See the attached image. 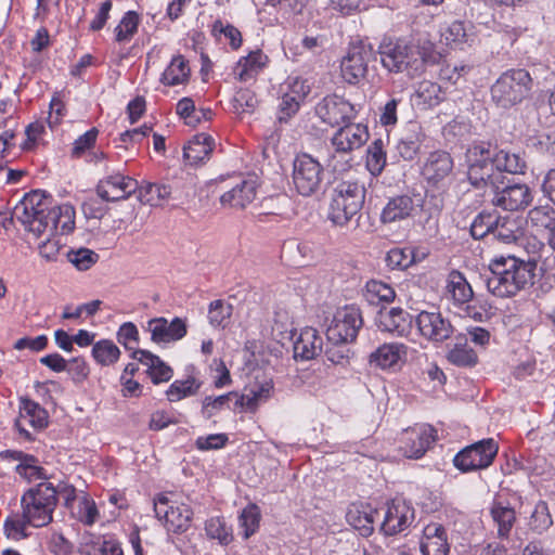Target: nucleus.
<instances>
[{
  "label": "nucleus",
  "instance_id": "nucleus-7",
  "mask_svg": "<svg viewBox=\"0 0 555 555\" xmlns=\"http://www.w3.org/2000/svg\"><path fill=\"white\" fill-rule=\"evenodd\" d=\"M52 197L44 191L35 190L23 196L13 208L12 216L24 228L39 237L47 233L48 218L52 206Z\"/></svg>",
  "mask_w": 555,
  "mask_h": 555
},
{
  "label": "nucleus",
  "instance_id": "nucleus-43",
  "mask_svg": "<svg viewBox=\"0 0 555 555\" xmlns=\"http://www.w3.org/2000/svg\"><path fill=\"white\" fill-rule=\"evenodd\" d=\"M138 198L143 204L159 206L171 195V186L168 184L146 183L138 185Z\"/></svg>",
  "mask_w": 555,
  "mask_h": 555
},
{
  "label": "nucleus",
  "instance_id": "nucleus-51",
  "mask_svg": "<svg viewBox=\"0 0 555 555\" xmlns=\"http://www.w3.org/2000/svg\"><path fill=\"white\" fill-rule=\"evenodd\" d=\"M206 534L210 539H217L221 544H229L232 541L230 528L221 517H211L205 522Z\"/></svg>",
  "mask_w": 555,
  "mask_h": 555
},
{
  "label": "nucleus",
  "instance_id": "nucleus-23",
  "mask_svg": "<svg viewBox=\"0 0 555 555\" xmlns=\"http://www.w3.org/2000/svg\"><path fill=\"white\" fill-rule=\"evenodd\" d=\"M453 159L449 153L436 151L429 154L424 167L423 175L433 185L443 183L452 173Z\"/></svg>",
  "mask_w": 555,
  "mask_h": 555
},
{
  "label": "nucleus",
  "instance_id": "nucleus-29",
  "mask_svg": "<svg viewBox=\"0 0 555 555\" xmlns=\"http://www.w3.org/2000/svg\"><path fill=\"white\" fill-rule=\"evenodd\" d=\"M75 228V209L69 204L51 206L47 233L49 234H68Z\"/></svg>",
  "mask_w": 555,
  "mask_h": 555
},
{
  "label": "nucleus",
  "instance_id": "nucleus-57",
  "mask_svg": "<svg viewBox=\"0 0 555 555\" xmlns=\"http://www.w3.org/2000/svg\"><path fill=\"white\" fill-rule=\"evenodd\" d=\"M387 267L403 270L413 263V251L410 248H392L386 256Z\"/></svg>",
  "mask_w": 555,
  "mask_h": 555
},
{
  "label": "nucleus",
  "instance_id": "nucleus-11",
  "mask_svg": "<svg viewBox=\"0 0 555 555\" xmlns=\"http://www.w3.org/2000/svg\"><path fill=\"white\" fill-rule=\"evenodd\" d=\"M436 441V430L427 424L409 427L398 438L399 453L411 460H418Z\"/></svg>",
  "mask_w": 555,
  "mask_h": 555
},
{
  "label": "nucleus",
  "instance_id": "nucleus-42",
  "mask_svg": "<svg viewBox=\"0 0 555 555\" xmlns=\"http://www.w3.org/2000/svg\"><path fill=\"white\" fill-rule=\"evenodd\" d=\"M414 95L416 104L423 105L424 108L437 106L444 100L441 87L429 80L421 81Z\"/></svg>",
  "mask_w": 555,
  "mask_h": 555
},
{
  "label": "nucleus",
  "instance_id": "nucleus-50",
  "mask_svg": "<svg viewBox=\"0 0 555 555\" xmlns=\"http://www.w3.org/2000/svg\"><path fill=\"white\" fill-rule=\"evenodd\" d=\"M494 222H498L496 215L480 212L470 225L472 236L477 240L492 236Z\"/></svg>",
  "mask_w": 555,
  "mask_h": 555
},
{
  "label": "nucleus",
  "instance_id": "nucleus-36",
  "mask_svg": "<svg viewBox=\"0 0 555 555\" xmlns=\"http://www.w3.org/2000/svg\"><path fill=\"white\" fill-rule=\"evenodd\" d=\"M191 68L189 62L181 54L173 56L160 77L165 86H178L189 81Z\"/></svg>",
  "mask_w": 555,
  "mask_h": 555
},
{
  "label": "nucleus",
  "instance_id": "nucleus-12",
  "mask_svg": "<svg viewBox=\"0 0 555 555\" xmlns=\"http://www.w3.org/2000/svg\"><path fill=\"white\" fill-rule=\"evenodd\" d=\"M362 324L363 321L359 308L346 306L338 309L326 331L328 343L337 344L353 341L357 338Z\"/></svg>",
  "mask_w": 555,
  "mask_h": 555
},
{
  "label": "nucleus",
  "instance_id": "nucleus-2",
  "mask_svg": "<svg viewBox=\"0 0 555 555\" xmlns=\"http://www.w3.org/2000/svg\"><path fill=\"white\" fill-rule=\"evenodd\" d=\"M483 276L491 294L501 298L513 297L534 284L539 276L538 264L533 260L501 257L491 261L489 272Z\"/></svg>",
  "mask_w": 555,
  "mask_h": 555
},
{
  "label": "nucleus",
  "instance_id": "nucleus-39",
  "mask_svg": "<svg viewBox=\"0 0 555 555\" xmlns=\"http://www.w3.org/2000/svg\"><path fill=\"white\" fill-rule=\"evenodd\" d=\"M363 297L369 305L378 306L392 302L396 298V292L391 285L385 282L371 280L365 284Z\"/></svg>",
  "mask_w": 555,
  "mask_h": 555
},
{
  "label": "nucleus",
  "instance_id": "nucleus-52",
  "mask_svg": "<svg viewBox=\"0 0 555 555\" xmlns=\"http://www.w3.org/2000/svg\"><path fill=\"white\" fill-rule=\"evenodd\" d=\"M198 388L199 384L196 383L195 378L189 377L184 380L173 382L167 390V396L169 401H179L196 393Z\"/></svg>",
  "mask_w": 555,
  "mask_h": 555
},
{
  "label": "nucleus",
  "instance_id": "nucleus-20",
  "mask_svg": "<svg viewBox=\"0 0 555 555\" xmlns=\"http://www.w3.org/2000/svg\"><path fill=\"white\" fill-rule=\"evenodd\" d=\"M415 322L421 335L434 341H443L453 333L450 321L440 312L422 311Z\"/></svg>",
  "mask_w": 555,
  "mask_h": 555
},
{
  "label": "nucleus",
  "instance_id": "nucleus-35",
  "mask_svg": "<svg viewBox=\"0 0 555 555\" xmlns=\"http://www.w3.org/2000/svg\"><path fill=\"white\" fill-rule=\"evenodd\" d=\"M489 154L491 162H493V165H495L496 169L502 173H524L526 162L520 155L504 150L498 151L496 147H492L491 144H489Z\"/></svg>",
  "mask_w": 555,
  "mask_h": 555
},
{
  "label": "nucleus",
  "instance_id": "nucleus-13",
  "mask_svg": "<svg viewBox=\"0 0 555 555\" xmlns=\"http://www.w3.org/2000/svg\"><path fill=\"white\" fill-rule=\"evenodd\" d=\"M374 59L375 53L370 44L363 42L351 44L340 62L343 79L350 85L358 83L365 77L369 63Z\"/></svg>",
  "mask_w": 555,
  "mask_h": 555
},
{
  "label": "nucleus",
  "instance_id": "nucleus-27",
  "mask_svg": "<svg viewBox=\"0 0 555 555\" xmlns=\"http://www.w3.org/2000/svg\"><path fill=\"white\" fill-rule=\"evenodd\" d=\"M323 350V338L313 327H305L294 341V357L304 361L312 360Z\"/></svg>",
  "mask_w": 555,
  "mask_h": 555
},
{
  "label": "nucleus",
  "instance_id": "nucleus-9",
  "mask_svg": "<svg viewBox=\"0 0 555 555\" xmlns=\"http://www.w3.org/2000/svg\"><path fill=\"white\" fill-rule=\"evenodd\" d=\"M154 512L170 533L181 534L191 527L193 517L191 507L171 500L167 494H159L154 500Z\"/></svg>",
  "mask_w": 555,
  "mask_h": 555
},
{
  "label": "nucleus",
  "instance_id": "nucleus-18",
  "mask_svg": "<svg viewBox=\"0 0 555 555\" xmlns=\"http://www.w3.org/2000/svg\"><path fill=\"white\" fill-rule=\"evenodd\" d=\"M415 518L414 508L402 499H393L387 503L383 513L380 530L386 535H395L411 526Z\"/></svg>",
  "mask_w": 555,
  "mask_h": 555
},
{
  "label": "nucleus",
  "instance_id": "nucleus-47",
  "mask_svg": "<svg viewBox=\"0 0 555 555\" xmlns=\"http://www.w3.org/2000/svg\"><path fill=\"white\" fill-rule=\"evenodd\" d=\"M496 221L493 225L492 238L509 244L517 238V222L509 217L496 216Z\"/></svg>",
  "mask_w": 555,
  "mask_h": 555
},
{
  "label": "nucleus",
  "instance_id": "nucleus-37",
  "mask_svg": "<svg viewBox=\"0 0 555 555\" xmlns=\"http://www.w3.org/2000/svg\"><path fill=\"white\" fill-rule=\"evenodd\" d=\"M448 360L450 363L460 367H473L478 363V356L475 350L467 344L466 336L456 337V343L449 350Z\"/></svg>",
  "mask_w": 555,
  "mask_h": 555
},
{
  "label": "nucleus",
  "instance_id": "nucleus-3",
  "mask_svg": "<svg viewBox=\"0 0 555 555\" xmlns=\"http://www.w3.org/2000/svg\"><path fill=\"white\" fill-rule=\"evenodd\" d=\"M465 157L469 183L476 190L481 191L485 202L490 203L506 180V176L491 162L489 143L481 142L472 145L467 149Z\"/></svg>",
  "mask_w": 555,
  "mask_h": 555
},
{
  "label": "nucleus",
  "instance_id": "nucleus-4",
  "mask_svg": "<svg viewBox=\"0 0 555 555\" xmlns=\"http://www.w3.org/2000/svg\"><path fill=\"white\" fill-rule=\"evenodd\" d=\"M534 77L525 68L508 69L491 86V99L496 106L509 108L530 96Z\"/></svg>",
  "mask_w": 555,
  "mask_h": 555
},
{
  "label": "nucleus",
  "instance_id": "nucleus-22",
  "mask_svg": "<svg viewBox=\"0 0 555 555\" xmlns=\"http://www.w3.org/2000/svg\"><path fill=\"white\" fill-rule=\"evenodd\" d=\"M413 326V317L399 307L389 310H380L377 318V327L382 332L389 333L395 336H408Z\"/></svg>",
  "mask_w": 555,
  "mask_h": 555
},
{
  "label": "nucleus",
  "instance_id": "nucleus-56",
  "mask_svg": "<svg viewBox=\"0 0 555 555\" xmlns=\"http://www.w3.org/2000/svg\"><path fill=\"white\" fill-rule=\"evenodd\" d=\"M30 526L28 519L24 517V513L22 517L14 516L10 517L4 522V532L9 539L12 540H23L26 539L29 533L27 532V528Z\"/></svg>",
  "mask_w": 555,
  "mask_h": 555
},
{
  "label": "nucleus",
  "instance_id": "nucleus-40",
  "mask_svg": "<svg viewBox=\"0 0 555 555\" xmlns=\"http://www.w3.org/2000/svg\"><path fill=\"white\" fill-rule=\"evenodd\" d=\"M491 516L498 526V534L500 538H507L515 521L516 513L509 505L502 502H494L490 509Z\"/></svg>",
  "mask_w": 555,
  "mask_h": 555
},
{
  "label": "nucleus",
  "instance_id": "nucleus-30",
  "mask_svg": "<svg viewBox=\"0 0 555 555\" xmlns=\"http://www.w3.org/2000/svg\"><path fill=\"white\" fill-rule=\"evenodd\" d=\"M287 88L289 90L283 93L279 104L278 118L281 122L287 121L288 118L298 112L300 103L308 93L305 82L299 79L294 80Z\"/></svg>",
  "mask_w": 555,
  "mask_h": 555
},
{
  "label": "nucleus",
  "instance_id": "nucleus-6",
  "mask_svg": "<svg viewBox=\"0 0 555 555\" xmlns=\"http://www.w3.org/2000/svg\"><path fill=\"white\" fill-rule=\"evenodd\" d=\"M24 517L34 528H42L53 520L57 491L51 482H40L28 489L21 500Z\"/></svg>",
  "mask_w": 555,
  "mask_h": 555
},
{
  "label": "nucleus",
  "instance_id": "nucleus-46",
  "mask_svg": "<svg viewBox=\"0 0 555 555\" xmlns=\"http://www.w3.org/2000/svg\"><path fill=\"white\" fill-rule=\"evenodd\" d=\"M139 24L140 15L135 11L126 12L114 30L116 41H130L138 31Z\"/></svg>",
  "mask_w": 555,
  "mask_h": 555
},
{
  "label": "nucleus",
  "instance_id": "nucleus-5",
  "mask_svg": "<svg viewBox=\"0 0 555 555\" xmlns=\"http://www.w3.org/2000/svg\"><path fill=\"white\" fill-rule=\"evenodd\" d=\"M365 199L363 183L344 180L333 189L327 218L338 227L347 225L360 211Z\"/></svg>",
  "mask_w": 555,
  "mask_h": 555
},
{
  "label": "nucleus",
  "instance_id": "nucleus-63",
  "mask_svg": "<svg viewBox=\"0 0 555 555\" xmlns=\"http://www.w3.org/2000/svg\"><path fill=\"white\" fill-rule=\"evenodd\" d=\"M351 153L334 152L327 158V167L334 173H344L348 171L352 166Z\"/></svg>",
  "mask_w": 555,
  "mask_h": 555
},
{
  "label": "nucleus",
  "instance_id": "nucleus-21",
  "mask_svg": "<svg viewBox=\"0 0 555 555\" xmlns=\"http://www.w3.org/2000/svg\"><path fill=\"white\" fill-rule=\"evenodd\" d=\"M147 331L154 343L162 344L182 339L188 333V326L181 318H175L171 322L165 318H155L147 322Z\"/></svg>",
  "mask_w": 555,
  "mask_h": 555
},
{
  "label": "nucleus",
  "instance_id": "nucleus-33",
  "mask_svg": "<svg viewBox=\"0 0 555 555\" xmlns=\"http://www.w3.org/2000/svg\"><path fill=\"white\" fill-rule=\"evenodd\" d=\"M214 140L211 137L199 133L196 134L183 149V158L186 164L197 166L208 159L212 152Z\"/></svg>",
  "mask_w": 555,
  "mask_h": 555
},
{
  "label": "nucleus",
  "instance_id": "nucleus-10",
  "mask_svg": "<svg viewBox=\"0 0 555 555\" xmlns=\"http://www.w3.org/2000/svg\"><path fill=\"white\" fill-rule=\"evenodd\" d=\"M496 442L489 438L473 443L460 451L453 459L454 466L463 473L490 466L498 454Z\"/></svg>",
  "mask_w": 555,
  "mask_h": 555
},
{
  "label": "nucleus",
  "instance_id": "nucleus-41",
  "mask_svg": "<svg viewBox=\"0 0 555 555\" xmlns=\"http://www.w3.org/2000/svg\"><path fill=\"white\" fill-rule=\"evenodd\" d=\"M447 289L454 301L459 304L468 302L474 295L472 286L466 281L465 276L456 270H453L449 273Z\"/></svg>",
  "mask_w": 555,
  "mask_h": 555
},
{
  "label": "nucleus",
  "instance_id": "nucleus-49",
  "mask_svg": "<svg viewBox=\"0 0 555 555\" xmlns=\"http://www.w3.org/2000/svg\"><path fill=\"white\" fill-rule=\"evenodd\" d=\"M260 518V509L256 504H249L242 511L238 520L244 539L250 538L257 531Z\"/></svg>",
  "mask_w": 555,
  "mask_h": 555
},
{
  "label": "nucleus",
  "instance_id": "nucleus-17",
  "mask_svg": "<svg viewBox=\"0 0 555 555\" xmlns=\"http://www.w3.org/2000/svg\"><path fill=\"white\" fill-rule=\"evenodd\" d=\"M138 190V181L121 172L105 175L96 184V194L105 202L129 198Z\"/></svg>",
  "mask_w": 555,
  "mask_h": 555
},
{
  "label": "nucleus",
  "instance_id": "nucleus-60",
  "mask_svg": "<svg viewBox=\"0 0 555 555\" xmlns=\"http://www.w3.org/2000/svg\"><path fill=\"white\" fill-rule=\"evenodd\" d=\"M99 518V511L95 502L88 495L79 498L78 519L86 526H92Z\"/></svg>",
  "mask_w": 555,
  "mask_h": 555
},
{
  "label": "nucleus",
  "instance_id": "nucleus-34",
  "mask_svg": "<svg viewBox=\"0 0 555 555\" xmlns=\"http://www.w3.org/2000/svg\"><path fill=\"white\" fill-rule=\"evenodd\" d=\"M414 210V203L412 197L408 195H400L390 198L384 207L380 220L383 223H391L406 219Z\"/></svg>",
  "mask_w": 555,
  "mask_h": 555
},
{
  "label": "nucleus",
  "instance_id": "nucleus-44",
  "mask_svg": "<svg viewBox=\"0 0 555 555\" xmlns=\"http://www.w3.org/2000/svg\"><path fill=\"white\" fill-rule=\"evenodd\" d=\"M91 353L96 363L109 366L119 360L121 352L114 341L101 339L93 344Z\"/></svg>",
  "mask_w": 555,
  "mask_h": 555
},
{
  "label": "nucleus",
  "instance_id": "nucleus-58",
  "mask_svg": "<svg viewBox=\"0 0 555 555\" xmlns=\"http://www.w3.org/2000/svg\"><path fill=\"white\" fill-rule=\"evenodd\" d=\"M233 397H235V392H229L216 398L210 396L206 397L203 400V416L207 420L212 417L218 411L222 410L224 406H229L230 402H234Z\"/></svg>",
  "mask_w": 555,
  "mask_h": 555
},
{
  "label": "nucleus",
  "instance_id": "nucleus-38",
  "mask_svg": "<svg viewBox=\"0 0 555 555\" xmlns=\"http://www.w3.org/2000/svg\"><path fill=\"white\" fill-rule=\"evenodd\" d=\"M421 143V127L417 124H410L397 143V151L404 160H412L418 153Z\"/></svg>",
  "mask_w": 555,
  "mask_h": 555
},
{
  "label": "nucleus",
  "instance_id": "nucleus-25",
  "mask_svg": "<svg viewBox=\"0 0 555 555\" xmlns=\"http://www.w3.org/2000/svg\"><path fill=\"white\" fill-rule=\"evenodd\" d=\"M420 547L423 555H448L450 545L446 528L437 522L427 525L423 530Z\"/></svg>",
  "mask_w": 555,
  "mask_h": 555
},
{
  "label": "nucleus",
  "instance_id": "nucleus-16",
  "mask_svg": "<svg viewBox=\"0 0 555 555\" xmlns=\"http://www.w3.org/2000/svg\"><path fill=\"white\" fill-rule=\"evenodd\" d=\"M533 199L530 188L525 183H512L506 178L490 204L503 210L517 211L527 208Z\"/></svg>",
  "mask_w": 555,
  "mask_h": 555
},
{
  "label": "nucleus",
  "instance_id": "nucleus-31",
  "mask_svg": "<svg viewBox=\"0 0 555 555\" xmlns=\"http://www.w3.org/2000/svg\"><path fill=\"white\" fill-rule=\"evenodd\" d=\"M131 357L147 367V373L154 384L168 382L172 377L170 366L152 352L137 349Z\"/></svg>",
  "mask_w": 555,
  "mask_h": 555
},
{
  "label": "nucleus",
  "instance_id": "nucleus-19",
  "mask_svg": "<svg viewBox=\"0 0 555 555\" xmlns=\"http://www.w3.org/2000/svg\"><path fill=\"white\" fill-rule=\"evenodd\" d=\"M369 138L366 126L349 121L333 134L331 144L336 152L352 153V151L361 149Z\"/></svg>",
  "mask_w": 555,
  "mask_h": 555
},
{
  "label": "nucleus",
  "instance_id": "nucleus-26",
  "mask_svg": "<svg viewBox=\"0 0 555 555\" xmlns=\"http://www.w3.org/2000/svg\"><path fill=\"white\" fill-rule=\"evenodd\" d=\"M257 194V184L253 179H244L220 196L223 207L244 209L254 202Z\"/></svg>",
  "mask_w": 555,
  "mask_h": 555
},
{
  "label": "nucleus",
  "instance_id": "nucleus-45",
  "mask_svg": "<svg viewBox=\"0 0 555 555\" xmlns=\"http://www.w3.org/2000/svg\"><path fill=\"white\" fill-rule=\"evenodd\" d=\"M366 168L372 176L377 177L386 166V153L380 139L373 141L367 147Z\"/></svg>",
  "mask_w": 555,
  "mask_h": 555
},
{
  "label": "nucleus",
  "instance_id": "nucleus-53",
  "mask_svg": "<svg viewBox=\"0 0 555 555\" xmlns=\"http://www.w3.org/2000/svg\"><path fill=\"white\" fill-rule=\"evenodd\" d=\"M468 26L469 27H467L466 24L461 21L452 22L442 33V37L446 40V43L451 46H461L466 43L469 38L468 30L472 25L469 24Z\"/></svg>",
  "mask_w": 555,
  "mask_h": 555
},
{
  "label": "nucleus",
  "instance_id": "nucleus-64",
  "mask_svg": "<svg viewBox=\"0 0 555 555\" xmlns=\"http://www.w3.org/2000/svg\"><path fill=\"white\" fill-rule=\"evenodd\" d=\"M98 137V129L92 128L81 134L78 139L74 142V147L72 150V156L79 158L81 157L87 151H89L96 141Z\"/></svg>",
  "mask_w": 555,
  "mask_h": 555
},
{
  "label": "nucleus",
  "instance_id": "nucleus-61",
  "mask_svg": "<svg viewBox=\"0 0 555 555\" xmlns=\"http://www.w3.org/2000/svg\"><path fill=\"white\" fill-rule=\"evenodd\" d=\"M257 98L249 89H240L233 99V106L237 114L251 113L257 105Z\"/></svg>",
  "mask_w": 555,
  "mask_h": 555
},
{
  "label": "nucleus",
  "instance_id": "nucleus-55",
  "mask_svg": "<svg viewBox=\"0 0 555 555\" xmlns=\"http://www.w3.org/2000/svg\"><path fill=\"white\" fill-rule=\"evenodd\" d=\"M528 218L533 225L548 230L555 224V209L551 206L534 207Z\"/></svg>",
  "mask_w": 555,
  "mask_h": 555
},
{
  "label": "nucleus",
  "instance_id": "nucleus-62",
  "mask_svg": "<svg viewBox=\"0 0 555 555\" xmlns=\"http://www.w3.org/2000/svg\"><path fill=\"white\" fill-rule=\"evenodd\" d=\"M212 34L215 36L218 34L224 35V37L229 40L230 46L234 50L238 49L242 44L241 31L233 25H223L221 21H216L212 25Z\"/></svg>",
  "mask_w": 555,
  "mask_h": 555
},
{
  "label": "nucleus",
  "instance_id": "nucleus-59",
  "mask_svg": "<svg viewBox=\"0 0 555 555\" xmlns=\"http://www.w3.org/2000/svg\"><path fill=\"white\" fill-rule=\"evenodd\" d=\"M553 524L547 504L545 502H539L531 515L530 526L531 528L542 533L547 530Z\"/></svg>",
  "mask_w": 555,
  "mask_h": 555
},
{
  "label": "nucleus",
  "instance_id": "nucleus-15",
  "mask_svg": "<svg viewBox=\"0 0 555 555\" xmlns=\"http://www.w3.org/2000/svg\"><path fill=\"white\" fill-rule=\"evenodd\" d=\"M315 114L323 122L336 127L351 121L356 117V108L344 98L331 94L315 105Z\"/></svg>",
  "mask_w": 555,
  "mask_h": 555
},
{
  "label": "nucleus",
  "instance_id": "nucleus-24",
  "mask_svg": "<svg viewBox=\"0 0 555 555\" xmlns=\"http://www.w3.org/2000/svg\"><path fill=\"white\" fill-rule=\"evenodd\" d=\"M406 350V346L400 343L384 344L370 354L369 361L380 370H396L404 361Z\"/></svg>",
  "mask_w": 555,
  "mask_h": 555
},
{
  "label": "nucleus",
  "instance_id": "nucleus-14",
  "mask_svg": "<svg viewBox=\"0 0 555 555\" xmlns=\"http://www.w3.org/2000/svg\"><path fill=\"white\" fill-rule=\"evenodd\" d=\"M49 414L38 402L22 397L20 399V414L15 421V428L20 436L27 441H33V434L26 428L30 426L35 430H42L48 427Z\"/></svg>",
  "mask_w": 555,
  "mask_h": 555
},
{
  "label": "nucleus",
  "instance_id": "nucleus-32",
  "mask_svg": "<svg viewBox=\"0 0 555 555\" xmlns=\"http://www.w3.org/2000/svg\"><path fill=\"white\" fill-rule=\"evenodd\" d=\"M268 57L260 50L251 51L247 56L241 57L233 67L234 78L247 82L256 78L266 66Z\"/></svg>",
  "mask_w": 555,
  "mask_h": 555
},
{
  "label": "nucleus",
  "instance_id": "nucleus-28",
  "mask_svg": "<svg viewBox=\"0 0 555 555\" xmlns=\"http://www.w3.org/2000/svg\"><path fill=\"white\" fill-rule=\"evenodd\" d=\"M380 518V513L369 504H351L346 514L347 522L362 535H370L374 522Z\"/></svg>",
  "mask_w": 555,
  "mask_h": 555
},
{
  "label": "nucleus",
  "instance_id": "nucleus-54",
  "mask_svg": "<svg viewBox=\"0 0 555 555\" xmlns=\"http://www.w3.org/2000/svg\"><path fill=\"white\" fill-rule=\"evenodd\" d=\"M232 314V306L223 300H214L209 305L208 319L212 326L224 327Z\"/></svg>",
  "mask_w": 555,
  "mask_h": 555
},
{
  "label": "nucleus",
  "instance_id": "nucleus-1",
  "mask_svg": "<svg viewBox=\"0 0 555 555\" xmlns=\"http://www.w3.org/2000/svg\"><path fill=\"white\" fill-rule=\"evenodd\" d=\"M435 46L426 35L415 34L380 46V61L390 73L410 78L420 76L427 63L434 61Z\"/></svg>",
  "mask_w": 555,
  "mask_h": 555
},
{
  "label": "nucleus",
  "instance_id": "nucleus-8",
  "mask_svg": "<svg viewBox=\"0 0 555 555\" xmlns=\"http://www.w3.org/2000/svg\"><path fill=\"white\" fill-rule=\"evenodd\" d=\"M324 168L310 154H298L293 162L292 182L295 191L305 197L313 196L322 191Z\"/></svg>",
  "mask_w": 555,
  "mask_h": 555
},
{
  "label": "nucleus",
  "instance_id": "nucleus-48",
  "mask_svg": "<svg viewBox=\"0 0 555 555\" xmlns=\"http://www.w3.org/2000/svg\"><path fill=\"white\" fill-rule=\"evenodd\" d=\"M67 260L79 271H87L99 261V254L94 250L80 247L70 249L66 254Z\"/></svg>",
  "mask_w": 555,
  "mask_h": 555
}]
</instances>
